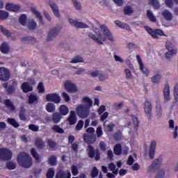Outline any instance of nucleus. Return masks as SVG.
I'll list each match as a JSON object with an SVG mask.
<instances>
[{
	"label": "nucleus",
	"mask_w": 178,
	"mask_h": 178,
	"mask_svg": "<svg viewBox=\"0 0 178 178\" xmlns=\"http://www.w3.org/2000/svg\"><path fill=\"white\" fill-rule=\"evenodd\" d=\"M83 62H84L83 57L76 56L73 58L70 63H83Z\"/></svg>",
	"instance_id": "38"
},
{
	"label": "nucleus",
	"mask_w": 178,
	"mask_h": 178,
	"mask_svg": "<svg viewBox=\"0 0 178 178\" xmlns=\"http://www.w3.org/2000/svg\"><path fill=\"white\" fill-rule=\"evenodd\" d=\"M136 59L139 65L140 70L142 71L145 76H148V74H149V71H148V69L144 66L143 60H141V58L138 55H136Z\"/></svg>",
	"instance_id": "11"
},
{
	"label": "nucleus",
	"mask_w": 178,
	"mask_h": 178,
	"mask_svg": "<svg viewBox=\"0 0 178 178\" xmlns=\"http://www.w3.org/2000/svg\"><path fill=\"white\" fill-rule=\"evenodd\" d=\"M59 112L61 116H66L69 113V108L67 106L61 105L59 108Z\"/></svg>",
	"instance_id": "25"
},
{
	"label": "nucleus",
	"mask_w": 178,
	"mask_h": 178,
	"mask_svg": "<svg viewBox=\"0 0 178 178\" xmlns=\"http://www.w3.org/2000/svg\"><path fill=\"white\" fill-rule=\"evenodd\" d=\"M10 79V72L4 67H0V80L1 81H8Z\"/></svg>",
	"instance_id": "6"
},
{
	"label": "nucleus",
	"mask_w": 178,
	"mask_h": 178,
	"mask_svg": "<svg viewBox=\"0 0 178 178\" xmlns=\"http://www.w3.org/2000/svg\"><path fill=\"white\" fill-rule=\"evenodd\" d=\"M17 162L19 165V166H22V168H25L26 169L31 168V166L33 165V159H31V156H30V155L24 152H21L18 154L17 157Z\"/></svg>",
	"instance_id": "2"
},
{
	"label": "nucleus",
	"mask_w": 178,
	"mask_h": 178,
	"mask_svg": "<svg viewBox=\"0 0 178 178\" xmlns=\"http://www.w3.org/2000/svg\"><path fill=\"white\" fill-rule=\"evenodd\" d=\"M35 145L38 149H42V148H45V143L42 141V139L40 138H37L35 141Z\"/></svg>",
	"instance_id": "24"
},
{
	"label": "nucleus",
	"mask_w": 178,
	"mask_h": 178,
	"mask_svg": "<svg viewBox=\"0 0 178 178\" xmlns=\"http://www.w3.org/2000/svg\"><path fill=\"white\" fill-rule=\"evenodd\" d=\"M82 102L83 104V106H86V108H91L92 106V99L91 98L86 96L82 99Z\"/></svg>",
	"instance_id": "22"
},
{
	"label": "nucleus",
	"mask_w": 178,
	"mask_h": 178,
	"mask_svg": "<svg viewBox=\"0 0 178 178\" xmlns=\"http://www.w3.org/2000/svg\"><path fill=\"white\" fill-rule=\"evenodd\" d=\"M7 122L8 123H9V124H11V126L15 128L19 127V126H20V124L17 123V121H16L15 118H8L7 120Z\"/></svg>",
	"instance_id": "35"
},
{
	"label": "nucleus",
	"mask_w": 178,
	"mask_h": 178,
	"mask_svg": "<svg viewBox=\"0 0 178 178\" xmlns=\"http://www.w3.org/2000/svg\"><path fill=\"white\" fill-rule=\"evenodd\" d=\"M177 54V49H172L171 50H168V51L165 54V58L167 59H170L175 56Z\"/></svg>",
	"instance_id": "27"
},
{
	"label": "nucleus",
	"mask_w": 178,
	"mask_h": 178,
	"mask_svg": "<svg viewBox=\"0 0 178 178\" xmlns=\"http://www.w3.org/2000/svg\"><path fill=\"white\" fill-rule=\"evenodd\" d=\"M72 177V173L70 172L69 170H59L56 175V178H71Z\"/></svg>",
	"instance_id": "12"
},
{
	"label": "nucleus",
	"mask_w": 178,
	"mask_h": 178,
	"mask_svg": "<svg viewBox=\"0 0 178 178\" xmlns=\"http://www.w3.org/2000/svg\"><path fill=\"white\" fill-rule=\"evenodd\" d=\"M50 7L51 8L54 16L56 17H60V13H59V8H58V6L55 4V3L50 2Z\"/></svg>",
	"instance_id": "21"
},
{
	"label": "nucleus",
	"mask_w": 178,
	"mask_h": 178,
	"mask_svg": "<svg viewBox=\"0 0 178 178\" xmlns=\"http://www.w3.org/2000/svg\"><path fill=\"white\" fill-rule=\"evenodd\" d=\"M68 22L71 26H74V27H76V29H87L88 27V25L86 24L79 22L72 18H70Z\"/></svg>",
	"instance_id": "10"
},
{
	"label": "nucleus",
	"mask_w": 178,
	"mask_h": 178,
	"mask_svg": "<svg viewBox=\"0 0 178 178\" xmlns=\"http://www.w3.org/2000/svg\"><path fill=\"white\" fill-rule=\"evenodd\" d=\"M5 104L7 108H8V109H10L11 112L16 111V108L15 107V106H13V104H12V102H10L9 99L6 100Z\"/></svg>",
	"instance_id": "34"
},
{
	"label": "nucleus",
	"mask_w": 178,
	"mask_h": 178,
	"mask_svg": "<svg viewBox=\"0 0 178 178\" xmlns=\"http://www.w3.org/2000/svg\"><path fill=\"white\" fill-rule=\"evenodd\" d=\"M58 34H59V30H58V29L54 28L50 30L47 35V40L49 41H51V40H54V38H55L58 35Z\"/></svg>",
	"instance_id": "16"
},
{
	"label": "nucleus",
	"mask_w": 178,
	"mask_h": 178,
	"mask_svg": "<svg viewBox=\"0 0 178 178\" xmlns=\"http://www.w3.org/2000/svg\"><path fill=\"white\" fill-rule=\"evenodd\" d=\"M98 79L100 81H105V80H108L109 79V74L106 73H99Z\"/></svg>",
	"instance_id": "41"
},
{
	"label": "nucleus",
	"mask_w": 178,
	"mask_h": 178,
	"mask_svg": "<svg viewBox=\"0 0 178 178\" xmlns=\"http://www.w3.org/2000/svg\"><path fill=\"white\" fill-rule=\"evenodd\" d=\"M104 125L105 131H112L115 127V124H113L112 122L107 124L106 122H105Z\"/></svg>",
	"instance_id": "32"
},
{
	"label": "nucleus",
	"mask_w": 178,
	"mask_h": 178,
	"mask_svg": "<svg viewBox=\"0 0 178 178\" xmlns=\"http://www.w3.org/2000/svg\"><path fill=\"white\" fill-rule=\"evenodd\" d=\"M174 97L175 100L178 102V83L174 87Z\"/></svg>",
	"instance_id": "61"
},
{
	"label": "nucleus",
	"mask_w": 178,
	"mask_h": 178,
	"mask_svg": "<svg viewBox=\"0 0 178 178\" xmlns=\"http://www.w3.org/2000/svg\"><path fill=\"white\" fill-rule=\"evenodd\" d=\"M169 129L172 134V138L176 140L178 137V126H175V120H170L168 122Z\"/></svg>",
	"instance_id": "7"
},
{
	"label": "nucleus",
	"mask_w": 178,
	"mask_h": 178,
	"mask_svg": "<svg viewBox=\"0 0 178 178\" xmlns=\"http://www.w3.org/2000/svg\"><path fill=\"white\" fill-rule=\"evenodd\" d=\"M53 131H55L56 133H59L60 134H62L63 133V130L60 127L56 125L52 127Z\"/></svg>",
	"instance_id": "56"
},
{
	"label": "nucleus",
	"mask_w": 178,
	"mask_h": 178,
	"mask_svg": "<svg viewBox=\"0 0 178 178\" xmlns=\"http://www.w3.org/2000/svg\"><path fill=\"white\" fill-rule=\"evenodd\" d=\"M73 84V83H72L71 81H65L64 83V87L65 89L66 90V91H67L69 90V88H70V86Z\"/></svg>",
	"instance_id": "62"
},
{
	"label": "nucleus",
	"mask_w": 178,
	"mask_h": 178,
	"mask_svg": "<svg viewBox=\"0 0 178 178\" xmlns=\"http://www.w3.org/2000/svg\"><path fill=\"white\" fill-rule=\"evenodd\" d=\"M161 16H163L165 20H168L170 22V20H173V14L168 10H164L161 12Z\"/></svg>",
	"instance_id": "15"
},
{
	"label": "nucleus",
	"mask_w": 178,
	"mask_h": 178,
	"mask_svg": "<svg viewBox=\"0 0 178 178\" xmlns=\"http://www.w3.org/2000/svg\"><path fill=\"white\" fill-rule=\"evenodd\" d=\"M38 89L39 92H41L42 94H44V92H45V88H44V83H42V82H40L38 84Z\"/></svg>",
	"instance_id": "58"
},
{
	"label": "nucleus",
	"mask_w": 178,
	"mask_h": 178,
	"mask_svg": "<svg viewBox=\"0 0 178 178\" xmlns=\"http://www.w3.org/2000/svg\"><path fill=\"white\" fill-rule=\"evenodd\" d=\"M19 23H21L22 26L27 24V17L25 15H22L19 17Z\"/></svg>",
	"instance_id": "47"
},
{
	"label": "nucleus",
	"mask_w": 178,
	"mask_h": 178,
	"mask_svg": "<svg viewBox=\"0 0 178 178\" xmlns=\"http://www.w3.org/2000/svg\"><path fill=\"white\" fill-rule=\"evenodd\" d=\"M28 27L30 30H34V29H37V22L34 21V19H30L28 22Z\"/></svg>",
	"instance_id": "37"
},
{
	"label": "nucleus",
	"mask_w": 178,
	"mask_h": 178,
	"mask_svg": "<svg viewBox=\"0 0 178 178\" xmlns=\"http://www.w3.org/2000/svg\"><path fill=\"white\" fill-rule=\"evenodd\" d=\"M164 100L167 102L170 101V88L166 85L163 89Z\"/></svg>",
	"instance_id": "18"
},
{
	"label": "nucleus",
	"mask_w": 178,
	"mask_h": 178,
	"mask_svg": "<svg viewBox=\"0 0 178 178\" xmlns=\"http://www.w3.org/2000/svg\"><path fill=\"white\" fill-rule=\"evenodd\" d=\"M46 99L48 102H54L55 104H59L60 102V97L58 93H49L46 95Z\"/></svg>",
	"instance_id": "8"
},
{
	"label": "nucleus",
	"mask_w": 178,
	"mask_h": 178,
	"mask_svg": "<svg viewBox=\"0 0 178 178\" xmlns=\"http://www.w3.org/2000/svg\"><path fill=\"white\" fill-rule=\"evenodd\" d=\"M150 4L152 5L153 8L155 9H159L161 6L158 0H150Z\"/></svg>",
	"instance_id": "54"
},
{
	"label": "nucleus",
	"mask_w": 178,
	"mask_h": 178,
	"mask_svg": "<svg viewBox=\"0 0 178 178\" xmlns=\"http://www.w3.org/2000/svg\"><path fill=\"white\" fill-rule=\"evenodd\" d=\"M56 108L55 104L52 103H48L46 105V111L49 113L55 112Z\"/></svg>",
	"instance_id": "33"
},
{
	"label": "nucleus",
	"mask_w": 178,
	"mask_h": 178,
	"mask_svg": "<svg viewBox=\"0 0 178 178\" xmlns=\"http://www.w3.org/2000/svg\"><path fill=\"white\" fill-rule=\"evenodd\" d=\"M165 48L168 49V51L176 49V48H175V42H173L172 40H168L165 44Z\"/></svg>",
	"instance_id": "31"
},
{
	"label": "nucleus",
	"mask_w": 178,
	"mask_h": 178,
	"mask_svg": "<svg viewBox=\"0 0 178 178\" xmlns=\"http://www.w3.org/2000/svg\"><path fill=\"white\" fill-rule=\"evenodd\" d=\"M67 91V92H77V91H79V88L75 84L72 83Z\"/></svg>",
	"instance_id": "49"
},
{
	"label": "nucleus",
	"mask_w": 178,
	"mask_h": 178,
	"mask_svg": "<svg viewBox=\"0 0 178 178\" xmlns=\"http://www.w3.org/2000/svg\"><path fill=\"white\" fill-rule=\"evenodd\" d=\"M47 142V144H48L49 148H56V143L54 140H52L51 139H48Z\"/></svg>",
	"instance_id": "59"
},
{
	"label": "nucleus",
	"mask_w": 178,
	"mask_h": 178,
	"mask_svg": "<svg viewBox=\"0 0 178 178\" xmlns=\"http://www.w3.org/2000/svg\"><path fill=\"white\" fill-rule=\"evenodd\" d=\"M147 17L150 20V22H156V18L155 17V15H154V13H152V11L147 10Z\"/></svg>",
	"instance_id": "43"
},
{
	"label": "nucleus",
	"mask_w": 178,
	"mask_h": 178,
	"mask_svg": "<svg viewBox=\"0 0 178 178\" xmlns=\"http://www.w3.org/2000/svg\"><path fill=\"white\" fill-rule=\"evenodd\" d=\"M54 175H55V170H54V168H49L47 173V177L54 178Z\"/></svg>",
	"instance_id": "53"
},
{
	"label": "nucleus",
	"mask_w": 178,
	"mask_h": 178,
	"mask_svg": "<svg viewBox=\"0 0 178 178\" xmlns=\"http://www.w3.org/2000/svg\"><path fill=\"white\" fill-rule=\"evenodd\" d=\"M67 123L69 124H76L77 122V118L76 117V113L74 111H70V115L67 119Z\"/></svg>",
	"instance_id": "13"
},
{
	"label": "nucleus",
	"mask_w": 178,
	"mask_h": 178,
	"mask_svg": "<svg viewBox=\"0 0 178 178\" xmlns=\"http://www.w3.org/2000/svg\"><path fill=\"white\" fill-rule=\"evenodd\" d=\"M7 17H9V13L6 11L0 10V20H5Z\"/></svg>",
	"instance_id": "46"
},
{
	"label": "nucleus",
	"mask_w": 178,
	"mask_h": 178,
	"mask_svg": "<svg viewBox=\"0 0 178 178\" xmlns=\"http://www.w3.org/2000/svg\"><path fill=\"white\" fill-rule=\"evenodd\" d=\"M31 154L35 158L36 162H40V154H38L35 148L31 149Z\"/></svg>",
	"instance_id": "39"
},
{
	"label": "nucleus",
	"mask_w": 178,
	"mask_h": 178,
	"mask_svg": "<svg viewBox=\"0 0 178 178\" xmlns=\"http://www.w3.org/2000/svg\"><path fill=\"white\" fill-rule=\"evenodd\" d=\"M127 66L128 68H125L124 70L125 78L128 80H131V79H133V72L134 70V66L131 63H129Z\"/></svg>",
	"instance_id": "9"
},
{
	"label": "nucleus",
	"mask_w": 178,
	"mask_h": 178,
	"mask_svg": "<svg viewBox=\"0 0 178 178\" xmlns=\"http://www.w3.org/2000/svg\"><path fill=\"white\" fill-rule=\"evenodd\" d=\"M108 169L113 173V175H118V170L116 169V165L113 163L108 164Z\"/></svg>",
	"instance_id": "40"
},
{
	"label": "nucleus",
	"mask_w": 178,
	"mask_h": 178,
	"mask_svg": "<svg viewBox=\"0 0 178 178\" xmlns=\"http://www.w3.org/2000/svg\"><path fill=\"white\" fill-rule=\"evenodd\" d=\"M26 111L22 110L19 111V115L20 120H23L24 122H26V120H27V117L24 113Z\"/></svg>",
	"instance_id": "52"
},
{
	"label": "nucleus",
	"mask_w": 178,
	"mask_h": 178,
	"mask_svg": "<svg viewBox=\"0 0 178 178\" xmlns=\"http://www.w3.org/2000/svg\"><path fill=\"white\" fill-rule=\"evenodd\" d=\"M21 88L23 92H30L33 91V86L30 85L29 82H24L22 84Z\"/></svg>",
	"instance_id": "19"
},
{
	"label": "nucleus",
	"mask_w": 178,
	"mask_h": 178,
	"mask_svg": "<svg viewBox=\"0 0 178 178\" xmlns=\"http://www.w3.org/2000/svg\"><path fill=\"white\" fill-rule=\"evenodd\" d=\"M71 172L73 176H77V175H79V168L76 165H72Z\"/></svg>",
	"instance_id": "55"
},
{
	"label": "nucleus",
	"mask_w": 178,
	"mask_h": 178,
	"mask_svg": "<svg viewBox=\"0 0 178 178\" xmlns=\"http://www.w3.org/2000/svg\"><path fill=\"white\" fill-rule=\"evenodd\" d=\"M161 77L162 76H161V74H156L154 76L152 77V83H154L156 84L159 83V81H161Z\"/></svg>",
	"instance_id": "51"
},
{
	"label": "nucleus",
	"mask_w": 178,
	"mask_h": 178,
	"mask_svg": "<svg viewBox=\"0 0 178 178\" xmlns=\"http://www.w3.org/2000/svg\"><path fill=\"white\" fill-rule=\"evenodd\" d=\"M114 154L115 155H120L122 154V145L120 144H118L114 147Z\"/></svg>",
	"instance_id": "44"
},
{
	"label": "nucleus",
	"mask_w": 178,
	"mask_h": 178,
	"mask_svg": "<svg viewBox=\"0 0 178 178\" xmlns=\"http://www.w3.org/2000/svg\"><path fill=\"white\" fill-rule=\"evenodd\" d=\"M6 10H10V12H19L20 10V6L13 3H8L6 6Z\"/></svg>",
	"instance_id": "14"
},
{
	"label": "nucleus",
	"mask_w": 178,
	"mask_h": 178,
	"mask_svg": "<svg viewBox=\"0 0 178 178\" xmlns=\"http://www.w3.org/2000/svg\"><path fill=\"white\" fill-rule=\"evenodd\" d=\"M73 5L74 8L76 9V10H80L81 9V4H80V2L77 0H72Z\"/></svg>",
	"instance_id": "57"
},
{
	"label": "nucleus",
	"mask_w": 178,
	"mask_h": 178,
	"mask_svg": "<svg viewBox=\"0 0 178 178\" xmlns=\"http://www.w3.org/2000/svg\"><path fill=\"white\" fill-rule=\"evenodd\" d=\"M0 29H1L3 34H4V35L8 37V38L13 40V41H15V40H16V37L12 35V33L9 31H8L6 29L3 28V26H1Z\"/></svg>",
	"instance_id": "23"
},
{
	"label": "nucleus",
	"mask_w": 178,
	"mask_h": 178,
	"mask_svg": "<svg viewBox=\"0 0 178 178\" xmlns=\"http://www.w3.org/2000/svg\"><path fill=\"white\" fill-rule=\"evenodd\" d=\"M54 123H59L60 119H62V115L59 113H54L52 115Z\"/></svg>",
	"instance_id": "29"
},
{
	"label": "nucleus",
	"mask_w": 178,
	"mask_h": 178,
	"mask_svg": "<svg viewBox=\"0 0 178 178\" xmlns=\"http://www.w3.org/2000/svg\"><path fill=\"white\" fill-rule=\"evenodd\" d=\"M13 156L12 150L6 148L0 149V159L1 161H10Z\"/></svg>",
	"instance_id": "4"
},
{
	"label": "nucleus",
	"mask_w": 178,
	"mask_h": 178,
	"mask_svg": "<svg viewBox=\"0 0 178 178\" xmlns=\"http://www.w3.org/2000/svg\"><path fill=\"white\" fill-rule=\"evenodd\" d=\"M29 130H31L32 131H38V126L35 125V124H30L29 126Z\"/></svg>",
	"instance_id": "64"
},
{
	"label": "nucleus",
	"mask_w": 178,
	"mask_h": 178,
	"mask_svg": "<svg viewBox=\"0 0 178 178\" xmlns=\"http://www.w3.org/2000/svg\"><path fill=\"white\" fill-rule=\"evenodd\" d=\"M31 12L32 13H33V15H35V16L39 19V20L40 22H42V17L41 16V14L40 13V12H38V10H36L35 8H32L31 9Z\"/></svg>",
	"instance_id": "48"
},
{
	"label": "nucleus",
	"mask_w": 178,
	"mask_h": 178,
	"mask_svg": "<svg viewBox=\"0 0 178 178\" xmlns=\"http://www.w3.org/2000/svg\"><path fill=\"white\" fill-rule=\"evenodd\" d=\"M145 29L153 38H159V37L163 35V31H162L161 29L152 30V29L149 28V26H145Z\"/></svg>",
	"instance_id": "5"
},
{
	"label": "nucleus",
	"mask_w": 178,
	"mask_h": 178,
	"mask_svg": "<svg viewBox=\"0 0 178 178\" xmlns=\"http://www.w3.org/2000/svg\"><path fill=\"white\" fill-rule=\"evenodd\" d=\"M144 109L145 114L149 116L151 115V112H152V106L151 105V102L146 101L144 104Z\"/></svg>",
	"instance_id": "20"
},
{
	"label": "nucleus",
	"mask_w": 178,
	"mask_h": 178,
	"mask_svg": "<svg viewBox=\"0 0 178 178\" xmlns=\"http://www.w3.org/2000/svg\"><path fill=\"white\" fill-rule=\"evenodd\" d=\"M76 115L81 119H86L90 116V108L86 107L84 104H78L76 108Z\"/></svg>",
	"instance_id": "3"
},
{
	"label": "nucleus",
	"mask_w": 178,
	"mask_h": 178,
	"mask_svg": "<svg viewBox=\"0 0 178 178\" xmlns=\"http://www.w3.org/2000/svg\"><path fill=\"white\" fill-rule=\"evenodd\" d=\"M87 151L89 158H94V156H95V150H94V147L91 145L88 147Z\"/></svg>",
	"instance_id": "30"
},
{
	"label": "nucleus",
	"mask_w": 178,
	"mask_h": 178,
	"mask_svg": "<svg viewBox=\"0 0 178 178\" xmlns=\"http://www.w3.org/2000/svg\"><path fill=\"white\" fill-rule=\"evenodd\" d=\"M164 176H165V171H163V170H161L156 173L155 178H163Z\"/></svg>",
	"instance_id": "63"
},
{
	"label": "nucleus",
	"mask_w": 178,
	"mask_h": 178,
	"mask_svg": "<svg viewBox=\"0 0 178 178\" xmlns=\"http://www.w3.org/2000/svg\"><path fill=\"white\" fill-rule=\"evenodd\" d=\"M0 51L2 54H8V52H10V46L9 45V43L6 42H3L0 46Z\"/></svg>",
	"instance_id": "17"
},
{
	"label": "nucleus",
	"mask_w": 178,
	"mask_h": 178,
	"mask_svg": "<svg viewBox=\"0 0 178 178\" xmlns=\"http://www.w3.org/2000/svg\"><path fill=\"white\" fill-rule=\"evenodd\" d=\"M98 176V169H97V167H94L91 171V177L92 178H95Z\"/></svg>",
	"instance_id": "60"
},
{
	"label": "nucleus",
	"mask_w": 178,
	"mask_h": 178,
	"mask_svg": "<svg viewBox=\"0 0 178 178\" xmlns=\"http://www.w3.org/2000/svg\"><path fill=\"white\" fill-rule=\"evenodd\" d=\"M93 33L89 32L88 37L98 45H104V42L108 41V40L111 42H115V37L105 24L100 25L99 29L94 28Z\"/></svg>",
	"instance_id": "1"
},
{
	"label": "nucleus",
	"mask_w": 178,
	"mask_h": 178,
	"mask_svg": "<svg viewBox=\"0 0 178 178\" xmlns=\"http://www.w3.org/2000/svg\"><path fill=\"white\" fill-rule=\"evenodd\" d=\"M155 170L156 168L151 164L147 169V175H152V173H155Z\"/></svg>",
	"instance_id": "50"
},
{
	"label": "nucleus",
	"mask_w": 178,
	"mask_h": 178,
	"mask_svg": "<svg viewBox=\"0 0 178 178\" xmlns=\"http://www.w3.org/2000/svg\"><path fill=\"white\" fill-rule=\"evenodd\" d=\"M56 156H51L49 159L48 163L50 166H55L56 165Z\"/></svg>",
	"instance_id": "42"
},
{
	"label": "nucleus",
	"mask_w": 178,
	"mask_h": 178,
	"mask_svg": "<svg viewBox=\"0 0 178 178\" xmlns=\"http://www.w3.org/2000/svg\"><path fill=\"white\" fill-rule=\"evenodd\" d=\"M152 166H154L156 169V168H159L162 165V159H156L152 163Z\"/></svg>",
	"instance_id": "36"
},
{
	"label": "nucleus",
	"mask_w": 178,
	"mask_h": 178,
	"mask_svg": "<svg viewBox=\"0 0 178 178\" xmlns=\"http://www.w3.org/2000/svg\"><path fill=\"white\" fill-rule=\"evenodd\" d=\"M22 41L28 44H31V45H34V44L37 42V40H35V38L32 37H28V36L22 38Z\"/></svg>",
	"instance_id": "26"
},
{
	"label": "nucleus",
	"mask_w": 178,
	"mask_h": 178,
	"mask_svg": "<svg viewBox=\"0 0 178 178\" xmlns=\"http://www.w3.org/2000/svg\"><path fill=\"white\" fill-rule=\"evenodd\" d=\"M38 101V96L35 94H31L29 97V104H37Z\"/></svg>",
	"instance_id": "28"
},
{
	"label": "nucleus",
	"mask_w": 178,
	"mask_h": 178,
	"mask_svg": "<svg viewBox=\"0 0 178 178\" xmlns=\"http://www.w3.org/2000/svg\"><path fill=\"white\" fill-rule=\"evenodd\" d=\"M6 168L10 170H13V169H16V163L13 161H8L6 163Z\"/></svg>",
	"instance_id": "45"
}]
</instances>
